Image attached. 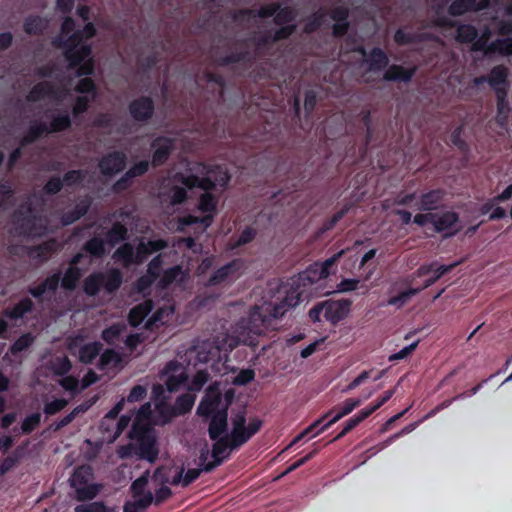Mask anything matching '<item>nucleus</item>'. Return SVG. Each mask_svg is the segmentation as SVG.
<instances>
[{"label":"nucleus","instance_id":"obj_52","mask_svg":"<svg viewBox=\"0 0 512 512\" xmlns=\"http://www.w3.org/2000/svg\"><path fill=\"white\" fill-rule=\"evenodd\" d=\"M489 51L502 56H512V37L496 39L489 45Z\"/></svg>","mask_w":512,"mask_h":512},{"label":"nucleus","instance_id":"obj_44","mask_svg":"<svg viewBox=\"0 0 512 512\" xmlns=\"http://www.w3.org/2000/svg\"><path fill=\"white\" fill-rule=\"evenodd\" d=\"M35 342V336L26 332L19 336L13 344L9 347V352L12 356H17L20 352L27 350L30 348Z\"/></svg>","mask_w":512,"mask_h":512},{"label":"nucleus","instance_id":"obj_56","mask_svg":"<svg viewBox=\"0 0 512 512\" xmlns=\"http://www.w3.org/2000/svg\"><path fill=\"white\" fill-rule=\"evenodd\" d=\"M456 266L457 263H453L450 265H438L432 272L433 275L427 278L424 281L423 285L420 287L421 291L435 284L442 276L451 272Z\"/></svg>","mask_w":512,"mask_h":512},{"label":"nucleus","instance_id":"obj_53","mask_svg":"<svg viewBox=\"0 0 512 512\" xmlns=\"http://www.w3.org/2000/svg\"><path fill=\"white\" fill-rule=\"evenodd\" d=\"M195 396L190 393H184L176 398L174 411L176 415H184L188 413L194 405Z\"/></svg>","mask_w":512,"mask_h":512},{"label":"nucleus","instance_id":"obj_64","mask_svg":"<svg viewBox=\"0 0 512 512\" xmlns=\"http://www.w3.org/2000/svg\"><path fill=\"white\" fill-rule=\"evenodd\" d=\"M76 76L78 77H90L95 72V61L91 56L87 57L76 67Z\"/></svg>","mask_w":512,"mask_h":512},{"label":"nucleus","instance_id":"obj_36","mask_svg":"<svg viewBox=\"0 0 512 512\" xmlns=\"http://www.w3.org/2000/svg\"><path fill=\"white\" fill-rule=\"evenodd\" d=\"M105 243L102 238L94 236L84 243L82 250L92 258L101 259L106 254Z\"/></svg>","mask_w":512,"mask_h":512},{"label":"nucleus","instance_id":"obj_60","mask_svg":"<svg viewBox=\"0 0 512 512\" xmlns=\"http://www.w3.org/2000/svg\"><path fill=\"white\" fill-rule=\"evenodd\" d=\"M74 90L77 93H80V94H91L92 95V99L97 94L96 83L94 82V80L91 77H83V78H81L77 82Z\"/></svg>","mask_w":512,"mask_h":512},{"label":"nucleus","instance_id":"obj_31","mask_svg":"<svg viewBox=\"0 0 512 512\" xmlns=\"http://www.w3.org/2000/svg\"><path fill=\"white\" fill-rule=\"evenodd\" d=\"M112 257L124 267H130L135 264V248L131 243L125 242L114 251Z\"/></svg>","mask_w":512,"mask_h":512},{"label":"nucleus","instance_id":"obj_19","mask_svg":"<svg viewBox=\"0 0 512 512\" xmlns=\"http://www.w3.org/2000/svg\"><path fill=\"white\" fill-rule=\"evenodd\" d=\"M496 101H497V114L496 122L501 127H505L509 123V117L511 113V107L508 102L507 89H497Z\"/></svg>","mask_w":512,"mask_h":512},{"label":"nucleus","instance_id":"obj_12","mask_svg":"<svg viewBox=\"0 0 512 512\" xmlns=\"http://www.w3.org/2000/svg\"><path fill=\"white\" fill-rule=\"evenodd\" d=\"M16 229L20 235L26 237H40L46 233V226L39 222L36 216L23 215L15 221Z\"/></svg>","mask_w":512,"mask_h":512},{"label":"nucleus","instance_id":"obj_24","mask_svg":"<svg viewBox=\"0 0 512 512\" xmlns=\"http://www.w3.org/2000/svg\"><path fill=\"white\" fill-rule=\"evenodd\" d=\"M48 134V125L42 121H35L29 126L27 133L21 138L20 145L27 146Z\"/></svg>","mask_w":512,"mask_h":512},{"label":"nucleus","instance_id":"obj_27","mask_svg":"<svg viewBox=\"0 0 512 512\" xmlns=\"http://www.w3.org/2000/svg\"><path fill=\"white\" fill-rule=\"evenodd\" d=\"M361 402L362 401L360 399H354V398L346 399L344 401L343 405L340 407V410L337 412V414H335L326 424H324L317 432H315L314 435H317L320 432L325 431L330 426H332L334 423L339 421L341 418L350 414L355 408L360 406Z\"/></svg>","mask_w":512,"mask_h":512},{"label":"nucleus","instance_id":"obj_48","mask_svg":"<svg viewBox=\"0 0 512 512\" xmlns=\"http://www.w3.org/2000/svg\"><path fill=\"white\" fill-rule=\"evenodd\" d=\"M421 292V288H408L387 300V305L401 308L407 304L411 298Z\"/></svg>","mask_w":512,"mask_h":512},{"label":"nucleus","instance_id":"obj_25","mask_svg":"<svg viewBox=\"0 0 512 512\" xmlns=\"http://www.w3.org/2000/svg\"><path fill=\"white\" fill-rule=\"evenodd\" d=\"M153 305L150 300L144 301L130 309L128 322L132 327H138L152 311Z\"/></svg>","mask_w":512,"mask_h":512},{"label":"nucleus","instance_id":"obj_11","mask_svg":"<svg viewBox=\"0 0 512 512\" xmlns=\"http://www.w3.org/2000/svg\"><path fill=\"white\" fill-rule=\"evenodd\" d=\"M126 160V155L122 151L107 153L99 161V170L104 176H114L124 170Z\"/></svg>","mask_w":512,"mask_h":512},{"label":"nucleus","instance_id":"obj_63","mask_svg":"<svg viewBox=\"0 0 512 512\" xmlns=\"http://www.w3.org/2000/svg\"><path fill=\"white\" fill-rule=\"evenodd\" d=\"M41 422V414L39 412H35L25 417L21 424V430L24 434L32 433Z\"/></svg>","mask_w":512,"mask_h":512},{"label":"nucleus","instance_id":"obj_62","mask_svg":"<svg viewBox=\"0 0 512 512\" xmlns=\"http://www.w3.org/2000/svg\"><path fill=\"white\" fill-rule=\"evenodd\" d=\"M74 512H112L103 501H94L85 504L77 505Z\"/></svg>","mask_w":512,"mask_h":512},{"label":"nucleus","instance_id":"obj_15","mask_svg":"<svg viewBox=\"0 0 512 512\" xmlns=\"http://www.w3.org/2000/svg\"><path fill=\"white\" fill-rule=\"evenodd\" d=\"M445 197V191L441 188L432 189L422 193L416 203V209L419 211L430 212L440 208Z\"/></svg>","mask_w":512,"mask_h":512},{"label":"nucleus","instance_id":"obj_32","mask_svg":"<svg viewBox=\"0 0 512 512\" xmlns=\"http://www.w3.org/2000/svg\"><path fill=\"white\" fill-rule=\"evenodd\" d=\"M221 358V349L218 345L210 342H204L198 347L197 359L199 362L208 363Z\"/></svg>","mask_w":512,"mask_h":512},{"label":"nucleus","instance_id":"obj_23","mask_svg":"<svg viewBox=\"0 0 512 512\" xmlns=\"http://www.w3.org/2000/svg\"><path fill=\"white\" fill-rule=\"evenodd\" d=\"M91 206V201L87 198L81 199L78 201L75 205V207L71 210L66 211L63 213L61 217V223L64 226L71 225L78 221L81 217L86 215V213L89 211Z\"/></svg>","mask_w":512,"mask_h":512},{"label":"nucleus","instance_id":"obj_21","mask_svg":"<svg viewBox=\"0 0 512 512\" xmlns=\"http://www.w3.org/2000/svg\"><path fill=\"white\" fill-rule=\"evenodd\" d=\"M60 283V272H56L48 276L44 281L35 287H29L28 293L36 298L40 299L46 292L55 293Z\"/></svg>","mask_w":512,"mask_h":512},{"label":"nucleus","instance_id":"obj_58","mask_svg":"<svg viewBox=\"0 0 512 512\" xmlns=\"http://www.w3.org/2000/svg\"><path fill=\"white\" fill-rule=\"evenodd\" d=\"M324 17L325 13L322 10H319L308 17L303 27L304 33L311 34L316 32L322 26Z\"/></svg>","mask_w":512,"mask_h":512},{"label":"nucleus","instance_id":"obj_46","mask_svg":"<svg viewBox=\"0 0 512 512\" xmlns=\"http://www.w3.org/2000/svg\"><path fill=\"white\" fill-rule=\"evenodd\" d=\"M56 250V241L54 239L45 241L39 245L33 246L30 250V255L42 261L46 260L49 255Z\"/></svg>","mask_w":512,"mask_h":512},{"label":"nucleus","instance_id":"obj_30","mask_svg":"<svg viewBox=\"0 0 512 512\" xmlns=\"http://www.w3.org/2000/svg\"><path fill=\"white\" fill-rule=\"evenodd\" d=\"M127 239L128 229L123 223L119 221L113 223L111 228L105 234V242L111 247H115L117 244Z\"/></svg>","mask_w":512,"mask_h":512},{"label":"nucleus","instance_id":"obj_6","mask_svg":"<svg viewBox=\"0 0 512 512\" xmlns=\"http://www.w3.org/2000/svg\"><path fill=\"white\" fill-rule=\"evenodd\" d=\"M245 267V262L241 258H235L232 261L216 269L208 279L209 286H218L223 283L232 282L240 277Z\"/></svg>","mask_w":512,"mask_h":512},{"label":"nucleus","instance_id":"obj_34","mask_svg":"<svg viewBox=\"0 0 512 512\" xmlns=\"http://www.w3.org/2000/svg\"><path fill=\"white\" fill-rule=\"evenodd\" d=\"M254 57L248 50L232 52L228 55L217 57L215 62L220 67H226L240 62H252Z\"/></svg>","mask_w":512,"mask_h":512},{"label":"nucleus","instance_id":"obj_4","mask_svg":"<svg viewBox=\"0 0 512 512\" xmlns=\"http://www.w3.org/2000/svg\"><path fill=\"white\" fill-rule=\"evenodd\" d=\"M52 44L55 48L63 50V56L70 69H75L93 52L91 44H79L77 40H73V34H69L67 38L58 36L54 38Z\"/></svg>","mask_w":512,"mask_h":512},{"label":"nucleus","instance_id":"obj_2","mask_svg":"<svg viewBox=\"0 0 512 512\" xmlns=\"http://www.w3.org/2000/svg\"><path fill=\"white\" fill-rule=\"evenodd\" d=\"M202 177L195 174L186 175L177 172L173 179L187 189L199 188L203 191H213L218 188L224 189L228 185L231 176L226 168L220 165H202Z\"/></svg>","mask_w":512,"mask_h":512},{"label":"nucleus","instance_id":"obj_18","mask_svg":"<svg viewBox=\"0 0 512 512\" xmlns=\"http://www.w3.org/2000/svg\"><path fill=\"white\" fill-rule=\"evenodd\" d=\"M365 63L368 71L379 72L388 67L389 57L383 49L374 47L369 51Z\"/></svg>","mask_w":512,"mask_h":512},{"label":"nucleus","instance_id":"obj_28","mask_svg":"<svg viewBox=\"0 0 512 512\" xmlns=\"http://www.w3.org/2000/svg\"><path fill=\"white\" fill-rule=\"evenodd\" d=\"M459 222V215L454 211H447L441 215L435 214L432 221L436 232H444L453 228Z\"/></svg>","mask_w":512,"mask_h":512},{"label":"nucleus","instance_id":"obj_7","mask_svg":"<svg viewBox=\"0 0 512 512\" xmlns=\"http://www.w3.org/2000/svg\"><path fill=\"white\" fill-rule=\"evenodd\" d=\"M128 111L133 120L145 123L152 119L155 103L151 97L142 95L129 103Z\"/></svg>","mask_w":512,"mask_h":512},{"label":"nucleus","instance_id":"obj_1","mask_svg":"<svg viewBox=\"0 0 512 512\" xmlns=\"http://www.w3.org/2000/svg\"><path fill=\"white\" fill-rule=\"evenodd\" d=\"M314 278H311L308 271L293 276L284 284H281L278 290L279 294H284L278 303L264 302L261 305H255L249 315V321L261 334L264 330L274 329V322L282 318L285 313L299 304L302 295L305 293L306 284H312Z\"/></svg>","mask_w":512,"mask_h":512},{"label":"nucleus","instance_id":"obj_33","mask_svg":"<svg viewBox=\"0 0 512 512\" xmlns=\"http://www.w3.org/2000/svg\"><path fill=\"white\" fill-rule=\"evenodd\" d=\"M83 275V271L78 266H69L63 277H60L61 287L68 291L76 289L79 280Z\"/></svg>","mask_w":512,"mask_h":512},{"label":"nucleus","instance_id":"obj_51","mask_svg":"<svg viewBox=\"0 0 512 512\" xmlns=\"http://www.w3.org/2000/svg\"><path fill=\"white\" fill-rule=\"evenodd\" d=\"M218 198L211 191H204L198 201V209L203 213H215L217 210Z\"/></svg>","mask_w":512,"mask_h":512},{"label":"nucleus","instance_id":"obj_16","mask_svg":"<svg viewBox=\"0 0 512 512\" xmlns=\"http://www.w3.org/2000/svg\"><path fill=\"white\" fill-rule=\"evenodd\" d=\"M279 3H271L268 5L261 6L258 10L254 9H239L234 12L233 20L234 21H246L251 18L260 17V18H269L274 16L276 12L279 10Z\"/></svg>","mask_w":512,"mask_h":512},{"label":"nucleus","instance_id":"obj_20","mask_svg":"<svg viewBox=\"0 0 512 512\" xmlns=\"http://www.w3.org/2000/svg\"><path fill=\"white\" fill-rule=\"evenodd\" d=\"M45 97L58 98V89L49 81H43L35 84L26 99L29 102H37Z\"/></svg>","mask_w":512,"mask_h":512},{"label":"nucleus","instance_id":"obj_47","mask_svg":"<svg viewBox=\"0 0 512 512\" xmlns=\"http://www.w3.org/2000/svg\"><path fill=\"white\" fill-rule=\"evenodd\" d=\"M474 4L475 0H453L448 6V14L457 17L467 12H474Z\"/></svg>","mask_w":512,"mask_h":512},{"label":"nucleus","instance_id":"obj_29","mask_svg":"<svg viewBox=\"0 0 512 512\" xmlns=\"http://www.w3.org/2000/svg\"><path fill=\"white\" fill-rule=\"evenodd\" d=\"M103 345L99 341H93L84 344L79 349L78 359L82 364H92L93 361L100 355Z\"/></svg>","mask_w":512,"mask_h":512},{"label":"nucleus","instance_id":"obj_40","mask_svg":"<svg viewBox=\"0 0 512 512\" xmlns=\"http://www.w3.org/2000/svg\"><path fill=\"white\" fill-rule=\"evenodd\" d=\"M456 28V41L463 44H473L478 36V30L472 24H459Z\"/></svg>","mask_w":512,"mask_h":512},{"label":"nucleus","instance_id":"obj_17","mask_svg":"<svg viewBox=\"0 0 512 512\" xmlns=\"http://www.w3.org/2000/svg\"><path fill=\"white\" fill-rule=\"evenodd\" d=\"M415 66L405 68L402 65L392 64L386 69L383 79L390 82L409 83L416 73Z\"/></svg>","mask_w":512,"mask_h":512},{"label":"nucleus","instance_id":"obj_54","mask_svg":"<svg viewBox=\"0 0 512 512\" xmlns=\"http://www.w3.org/2000/svg\"><path fill=\"white\" fill-rule=\"evenodd\" d=\"M246 426V411L241 410L232 417V431L231 438L233 439V446L237 443L242 431Z\"/></svg>","mask_w":512,"mask_h":512},{"label":"nucleus","instance_id":"obj_45","mask_svg":"<svg viewBox=\"0 0 512 512\" xmlns=\"http://www.w3.org/2000/svg\"><path fill=\"white\" fill-rule=\"evenodd\" d=\"M122 361V357L119 352L115 351L114 349H106L101 355L98 362V369L99 370H105L109 366L117 367L120 365Z\"/></svg>","mask_w":512,"mask_h":512},{"label":"nucleus","instance_id":"obj_42","mask_svg":"<svg viewBox=\"0 0 512 512\" xmlns=\"http://www.w3.org/2000/svg\"><path fill=\"white\" fill-rule=\"evenodd\" d=\"M71 125L72 121L68 113L53 115L51 117V122L48 125L49 134L68 130Z\"/></svg>","mask_w":512,"mask_h":512},{"label":"nucleus","instance_id":"obj_57","mask_svg":"<svg viewBox=\"0 0 512 512\" xmlns=\"http://www.w3.org/2000/svg\"><path fill=\"white\" fill-rule=\"evenodd\" d=\"M492 35V32L489 27H485L481 35L478 34L477 38L474 40V43L472 44V50L473 51H481L485 54H492V52L489 51V39Z\"/></svg>","mask_w":512,"mask_h":512},{"label":"nucleus","instance_id":"obj_55","mask_svg":"<svg viewBox=\"0 0 512 512\" xmlns=\"http://www.w3.org/2000/svg\"><path fill=\"white\" fill-rule=\"evenodd\" d=\"M262 424L263 422L260 419L252 420L247 427L245 426L237 443H235V447H241L246 442H248L250 438L253 437L261 429Z\"/></svg>","mask_w":512,"mask_h":512},{"label":"nucleus","instance_id":"obj_26","mask_svg":"<svg viewBox=\"0 0 512 512\" xmlns=\"http://www.w3.org/2000/svg\"><path fill=\"white\" fill-rule=\"evenodd\" d=\"M213 441L214 444L212 445V457L223 459V461L230 455L228 449L231 451L238 448L233 446V439L231 438V434H226Z\"/></svg>","mask_w":512,"mask_h":512},{"label":"nucleus","instance_id":"obj_22","mask_svg":"<svg viewBox=\"0 0 512 512\" xmlns=\"http://www.w3.org/2000/svg\"><path fill=\"white\" fill-rule=\"evenodd\" d=\"M34 308V302L29 297H24L13 307L4 309L2 314L10 320H18L22 319L25 314L31 313Z\"/></svg>","mask_w":512,"mask_h":512},{"label":"nucleus","instance_id":"obj_38","mask_svg":"<svg viewBox=\"0 0 512 512\" xmlns=\"http://www.w3.org/2000/svg\"><path fill=\"white\" fill-rule=\"evenodd\" d=\"M47 367L54 375L65 376L71 371L72 363L66 355L56 356L48 362Z\"/></svg>","mask_w":512,"mask_h":512},{"label":"nucleus","instance_id":"obj_5","mask_svg":"<svg viewBox=\"0 0 512 512\" xmlns=\"http://www.w3.org/2000/svg\"><path fill=\"white\" fill-rule=\"evenodd\" d=\"M222 401L223 395L219 388V384L215 382L209 385L197 407V415L204 419H208L210 416L214 415L216 411H219L222 408Z\"/></svg>","mask_w":512,"mask_h":512},{"label":"nucleus","instance_id":"obj_9","mask_svg":"<svg viewBox=\"0 0 512 512\" xmlns=\"http://www.w3.org/2000/svg\"><path fill=\"white\" fill-rule=\"evenodd\" d=\"M508 74L509 71L507 67L504 65H497L491 69L488 75L476 77L474 79V84L479 86L487 82L494 90L495 94H497V89L508 90Z\"/></svg>","mask_w":512,"mask_h":512},{"label":"nucleus","instance_id":"obj_41","mask_svg":"<svg viewBox=\"0 0 512 512\" xmlns=\"http://www.w3.org/2000/svg\"><path fill=\"white\" fill-rule=\"evenodd\" d=\"M102 486L97 483H87L75 489V499L80 502L93 500L100 492Z\"/></svg>","mask_w":512,"mask_h":512},{"label":"nucleus","instance_id":"obj_37","mask_svg":"<svg viewBox=\"0 0 512 512\" xmlns=\"http://www.w3.org/2000/svg\"><path fill=\"white\" fill-rule=\"evenodd\" d=\"M123 275L117 268L110 269L107 273H104L102 287L107 293L116 292L122 285Z\"/></svg>","mask_w":512,"mask_h":512},{"label":"nucleus","instance_id":"obj_49","mask_svg":"<svg viewBox=\"0 0 512 512\" xmlns=\"http://www.w3.org/2000/svg\"><path fill=\"white\" fill-rule=\"evenodd\" d=\"M368 417V413H366L364 409L360 410L357 414H355L353 417H351L345 422L343 429L334 437L332 441L342 439Z\"/></svg>","mask_w":512,"mask_h":512},{"label":"nucleus","instance_id":"obj_59","mask_svg":"<svg viewBox=\"0 0 512 512\" xmlns=\"http://www.w3.org/2000/svg\"><path fill=\"white\" fill-rule=\"evenodd\" d=\"M296 17V13L293 10V8L286 6L281 7L276 12L275 17L273 19V22L275 25H288L292 24L291 22L294 21Z\"/></svg>","mask_w":512,"mask_h":512},{"label":"nucleus","instance_id":"obj_3","mask_svg":"<svg viewBox=\"0 0 512 512\" xmlns=\"http://www.w3.org/2000/svg\"><path fill=\"white\" fill-rule=\"evenodd\" d=\"M128 436L135 442V453L140 459L150 463H154L158 459L156 431L150 423L134 421Z\"/></svg>","mask_w":512,"mask_h":512},{"label":"nucleus","instance_id":"obj_13","mask_svg":"<svg viewBox=\"0 0 512 512\" xmlns=\"http://www.w3.org/2000/svg\"><path fill=\"white\" fill-rule=\"evenodd\" d=\"M324 319L332 324H337L343 320L350 310L351 302L349 300H326L323 301Z\"/></svg>","mask_w":512,"mask_h":512},{"label":"nucleus","instance_id":"obj_35","mask_svg":"<svg viewBox=\"0 0 512 512\" xmlns=\"http://www.w3.org/2000/svg\"><path fill=\"white\" fill-rule=\"evenodd\" d=\"M104 273L93 272L88 275L83 281V291L87 296H96L103 284Z\"/></svg>","mask_w":512,"mask_h":512},{"label":"nucleus","instance_id":"obj_61","mask_svg":"<svg viewBox=\"0 0 512 512\" xmlns=\"http://www.w3.org/2000/svg\"><path fill=\"white\" fill-rule=\"evenodd\" d=\"M168 197L172 205L183 204L188 197L187 190L183 186L172 185L168 190Z\"/></svg>","mask_w":512,"mask_h":512},{"label":"nucleus","instance_id":"obj_43","mask_svg":"<svg viewBox=\"0 0 512 512\" xmlns=\"http://www.w3.org/2000/svg\"><path fill=\"white\" fill-rule=\"evenodd\" d=\"M126 330V325L121 322L113 323L109 327L105 328L101 332V338L104 342L109 345L115 344V342L120 338L122 333Z\"/></svg>","mask_w":512,"mask_h":512},{"label":"nucleus","instance_id":"obj_39","mask_svg":"<svg viewBox=\"0 0 512 512\" xmlns=\"http://www.w3.org/2000/svg\"><path fill=\"white\" fill-rule=\"evenodd\" d=\"M93 477V472L90 466H79L77 467L71 478H70V486L74 490L89 483L90 479Z\"/></svg>","mask_w":512,"mask_h":512},{"label":"nucleus","instance_id":"obj_10","mask_svg":"<svg viewBox=\"0 0 512 512\" xmlns=\"http://www.w3.org/2000/svg\"><path fill=\"white\" fill-rule=\"evenodd\" d=\"M162 374L167 375L165 384L169 392L178 391L188 380L187 373L183 370L182 365L176 360L167 362L162 370Z\"/></svg>","mask_w":512,"mask_h":512},{"label":"nucleus","instance_id":"obj_14","mask_svg":"<svg viewBox=\"0 0 512 512\" xmlns=\"http://www.w3.org/2000/svg\"><path fill=\"white\" fill-rule=\"evenodd\" d=\"M208 435L211 440H217L219 437L224 436L228 431V412L227 407H222L216 411L214 415L210 416Z\"/></svg>","mask_w":512,"mask_h":512},{"label":"nucleus","instance_id":"obj_8","mask_svg":"<svg viewBox=\"0 0 512 512\" xmlns=\"http://www.w3.org/2000/svg\"><path fill=\"white\" fill-rule=\"evenodd\" d=\"M150 147L153 151L151 164L159 167L168 161L175 148V141L167 136H158L151 142Z\"/></svg>","mask_w":512,"mask_h":512},{"label":"nucleus","instance_id":"obj_50","mask_svg":"<svg viewBox=\"0 0 512 512\" xmlns=\"http://www.w3.org/2000/svg\"><path fill=\"white\" fill-rule=\"evenodd\" d=\"M24 31L29 35H40L46 28L44 20L38 16H29L23 24Z\"/></svg>","mask_w":512,"mask_h":512}]
</instances>
